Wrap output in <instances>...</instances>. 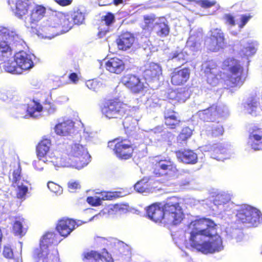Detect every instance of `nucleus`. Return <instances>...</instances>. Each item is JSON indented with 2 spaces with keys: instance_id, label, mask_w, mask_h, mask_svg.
Returning a JSON list of instances; mask_svg holds the SVG:
<instances>
[{
  "instance_id": "nucleus-1",
  "label": "nucleus",
  "mask_w": 262,
  "mask_h": 262,
  "mask_svg": "<svg viewBox=\"0 0 262 262\" xmlns=\"http://www.w3.org/2000/svg\"><path fill=\"white\" fill-rule=\"evenodd\" d=\"M185 245L204 254L219 252L223 250L222 239L217 233V225L209 219L191 221L185 232Z\"/></svg>"
},
{
  "instance_id": "nucleus-2",
  "label": "nucleus",
  "mask_w": 262,
  "mask_h": 262,
  "mask_svg": "<svg viewBox=\"0 0 262 262\" xmlns=\"http://www.w3.org/2000/svg\"><path fill=\"white\" fill-rule=\"evenodd\" d=\"M203 69L207 83L212 86L217 85L222 79L227 81L231 87H235L242 85L246 79L240 61L234 57H228L222 61V71L213 60L206 61Z\"/></svg>"
},
{
  "instance_id": "nucleus-3",
  "label": "nucleus",
  "mask_w": 262,
  "mask_h": 262,
  "mask_svg": "<svg viewBox=\"0 0 262 262\" xmlns=\"http://www.w3.org/2000/svg\"><path fill=\"white\" fill-rule=\"evenodd\" d=\"M128 106L118 98L105 99L100 106L103 115L109 119H122L127 114Z\"/></svg>"
},
{
  "instance_id": "nucleus-4",
  "label": "nucleus",
  "mask_w": 262,
  "mask_h": 262,
  "mask_svg": "<svg viewBox=\"0 0 262 262\" xmlns=\"http://www.w3.org/2000/svg\"><path fill=\"white\" fill-rule=\"evenodd\" d=\"M30 13L25 17L24 23L25 27L35 33L39 32V21L45 17L47 8L42 5L36 4L32 6Z\"/></svg>"
},
{
  "instance_id": "nucleus-5",
  "label": "nucleus",
  "mask_w": 262,
  "mask_h": 262,
  "mask_svg": "<svg viewBox=\"0 0 262 262\" xmlns=\"http://www.w3.org/2000/svg\"><path fill=\"white\" fill-rule=\"evenodd\" d=\"M108 147L113 149L119 159L125 160L132 158L135 148L128 139H115L108 142Z\"/></svg>"
},
{
  "instance_id": "nucleus-6",
  "label": "nucleus",
  "mask_w": 262,
  "mask_h": 262,
  "mask_svg": "<svg viewBox=\"0 0 262 262\" xmlns=\"http://www.w3.org/2000/svg\"><path fill=\"white\" fill-rule=\"evenodd\" d=\"M164 222L169 224L177 225L183 218L181 207L176 199L168 200L163 205Z\"/></svg>"
},
{
  "instance_id": "nucleus-7",
  "label": "nucleus",
  "mask_w": 262,
  "mask_h": 262,
  "mask_svg": "<svg viewBox=\"0 0 262 262\" xmlns=\"http://www.w3.org/2000/svg\"><path fill=\"white\" fill-rule=\"evenodd\" d=\"M237 220L249 226H257L262 222V214L259 210L247 205L241 206L236 214Z\"/></svg>"
},
{
  "instance_id": "nucleus-8",
  "label": "nucleus",
  "mask_w": 262,
  "mask_h": 262,
  "mask_svg": "<svg viewBox=\"0 0 262 262\" xmlns=\"http://www.w3.org/2000/svg\"><path fill=\"white\" fill-rule=\"evenodd\" d=\"M56 235L53 232H47L43 235L40 243V247L36 249L33 253V257L36 262L49 258L50 255H52L56 250L52 253L49 252V246L52 244H57L59 242L56 239Z\"/></svg>"
},
{
  "instance_id": "nucleus-9",
  "label": "nucleus",
  "mask_w": 262,
  "mask_h": 262,
  "mask_svg": "<svg viewBox=\"0 0 262 262\" xmlns=\"http://www.w3.org/2000/svg\"><path fill=\"white\" fill-rule=\"evenodd\" d=\"M140 167V170L143 174H149L150 170L153 169V173L157 176L164 174L167 175L169 177L177 176L178 170L175 165H143Z\"/></svg>"
},
{
  "instance_id": "nucleus-10",
  "label": "nucleus",
  "mask_w": 262,
  "mask_h": 262,
  "mask_svg": "<svg viewBox=\"0 0 262 262\" xmlns=\"http://www.w3.org/2000/svg\"><path fill=\"white\" fill-rule=\"evenodd\" d=\"M224 41V35L222 30L214 28L210 30L209 36L206 39L205 44L210 51L217 52L222 48Z\"/></svg>"
},
{
  "instance_id": "nucleus-11",
  "label": "nucleus",
  "mask_w": 262,
  "mask_h": 262,
  "mask_svg": "<svg viewBox=\"0 0 262 262\" xmlns=\"http://www.w3.org/2000/svg\"><path fill=\"white\" fill-rule=\"evenodd\" d=\"M120 82L134 94L141 93L145 88L144 83L141 81L140 77L133 74L123 75Z\"/></svg>"
},
{
  "instance_id": "nucleus-12",
  "label": "nucleus",
  "mask_w": 262,
  "mask_h": 262,
  "mask_svg": "<svg viewBox=\"0 0 262 262\" xmlns=\"http://www.w3.org/2000/svg\"><path fill=\"white\" fill-rule=\"evenodd\" d=\"M190 71L188 67L174 68L170 74V82L174 86L184 85L189 79Z\"/></svg>"
},
{
  "instance_id": "nucleus-13",
  "label": "nucleus",
  "mask_w": 262,
  "mask_h": 262,
  "mask_svg": "<svg viewBox=\"0 0 262 262\" xmlns=\"http://www.w3.org/2000/svg\"><path fill=\"white\" fill-rule=\"evenodd\" d=\"M164 124L169 129L174 130L180 127L182 121L178 116V113L174 108H166L163 113Z\"/></svg>"
},
{
  "instance_id": "nucleus-14",
  "label": "nucleus",
  "mask_w": 262,
  "mask_h": 262,
  "mask_svg": "<svg viewBox=\"0 0 262 262\" xmlns=\"http://www.w3.org/2000/svg\"><path fill=\"white\" fill-rule=\"evenodd\" d=\"M71 18V17L68 13L57 12L53 16V21L57 27L60 28L61 31L67 32L73 27Z\"/></svg>"
},
{
  "instance_id": "nucleus-15",
  "label": "nucleus",
  "mask_w": 262,
  "mask_h": 262,
  "mask_svg": "<svg viewBox=\"0 0 262 262\" xmlns=\"http://www.w3.org/2000/svg\"><path fill=\"white\" fill-rule=\"evenodd\" d=\"M96 194H100V196H89L87 198V202L92 206H99L101 204L102 200H112L122 196L120 191L109 192L102 191L96 192Z\"/></svg>"
},
{
  "instance_id": "nucleus-16",
  "label": "nucleus",
  "mask_w": 262,
  "mask_h": 262,
  "mask_svg": "<svg viewBox=\"0 0 262 262\" xmlns=\"http://www.w3.org/2000/svg\"><path fill=\"white\" fill-rule=\"evenodd\" d=\"M51 145V140L46 137H43L38 142L36 147V152L39 160L45 163L53 162L52 160H49L47 159V154L49 151Z\"/></svg>"
},
{
  "instance_id": "nucleus-17",
  "label": "nucleus",
  "mask_w": 262,
  "mask_h": 262,
  "mask_svg": "<svg viewBox=\"0 0 262 262\" xmlns=\"http://www.w3.org/2000/svg\"><path fill=\"white\" fill-rule=\"evenodd\" d=\"M33 4L31 0H16L12 11L18 18L24 19Z\"/></svg>"
},
{
  "instance_id": "nucleus-18",
  "label": "nucleus",
  "mask_w": 262,
  "mask_h": 262,
  "mask_svg": "<svg viewBox=\"0 0 262 262\" xmlns=\"http://www.w3.org/2000/svg\"><path fill=\"white\" fill-rule=\"evenodd\" d=\"M198 115L204 122H213L220 117L221 112L217 104H213L206 109L199 111Z\"/></svg>"
},
{
  "instance_id": "nucleus-19",
  "label": "nucleus",
  "mask_w": 262,
  "mask_h": 262,
  "mask_svg": "<svg viewBox=\"0 0 262 262\" xmlns=\"http://www.w3.org/2000/svg\"><path fill=\"white\" fill-rule=\"evenodd\" d=\"M135 41V37L133 34L129 32H122L116 39L118 48L122 51H126L130 49Z\"/></svg>"
},
{
  "instance_id": "nucleus-20",
  "label": "nucleus",
  "mask_w": 262,
  "mask_h": 262,
  "mask_svg": "<svg viewBox=\"0 0 262 262\" xmlns=\"http://www.w3.org/2000/svg\"><path fill=\"white\" fill-rule=\"evenodd\" d=\"M79 225L73 220L63 219L58 222L56 229L61 236L67 237Z\"/></svg>"
},
{
  "instance_id": "nucleus-21",
  "label": "nucleus",
  "mask_w": 262,
  "mask_h": 262,
  "mask_svg": "<svg viewBox=\"0 0 262 262\" xmlns=\"http://www.w3.org/2000/svg\"><path fill=\"white\" fill-rule=\"evenodd\" d=\"M105 68L110 73L120 74L124 70L125 66L122 59L114 57L108 59L105 62Z\"/></svg>"
},
{
  "instance_id": "nucleus-22",
  "label": "nucleus",
  "mask_w": 262,
  "mask_h": 262,
  "mask_svg": "<svg viewBox=\"0 0 262 262\" xmlns=\"http://www.w3.org/2000/svg\"><path fill=\"white\" fill-rule=\"evenodd\" d=\"M146 213L149 219L155 222L164 221L163 205L155 203L149 206L146 209Z\"/></svg>"
},
{
  "instance_id": "nucleus-23",
  "label": "nucleus",
  "mask_w": 262,
  "mask_h": 262,
  "mask_svg": "<svg viewBox=\"0 0 262 262\" xmlns=\"http://www.w3.org/2000/svg\"><path fill=\"white\" fill-rule=\"evenodd\" d=\"M162 70L161 66L155 62H150L145 66L143 71V76L147 80H153L158 79L162 75Z\"/></svg>"
},
{
  "instance_id": "nucleus-24",
  "label": "nucleus",
  "mask_w": 262,
  "mask_h": 262,
  "mask_svg": "<svg viewBox=\"0 0 262 262\" xmlns=\"http://www.w3.org/2000/svg\"><path fill=\"white\" fill-rule=\"evenodd\" d=\"M179 161L185 164H195L198 162L196 153L190 149L178 150L174 151Z\"/></svg>"
},
{
  "instance_id": "nucleus-25",
  "label": "nucleus",
  "mask_w": 262,
  "mask_h": 262,
  "mask_svg": "<svg viewBox=\"0 0 262 262\" xmlns=\"http://www.w3.org/2000/svg\"><path fill=\"white\" fill-rule=\"evenodd\" d=\"M15 60L20 70L26 71L34 66L33 62L30 56L26 52L21 51L15 55Z\"/></svg>"
},
{
  "instance_id": "nucleus-26",
  "label": "nucleus",
  "mask_w": 262,
  "mask_h": 262,
  "mask_svg": "<svg viewBox=\"0 0 262 262\" xmlns=\"http://www.w3.org/2000/svg\"><path fill=\"white\" fill-rule=\"evenodd\" d=\"M74 126V123L72 120L70 119L64 120L60 122H58L55 126V132L58 135L68 136L73 129Z\"/></svg>"
},
{
  "instance_id": "nucleus-27",
  "label": "nucleus",
  "mask_w": 262,
  "mask_h": 262,
  "mask_svg": "<svg viewBox=\"0 0 262 262\" xmlns=\"http://www.w3.org/2000/svg\"><path fill=\"white\" fill-rule=\"evenodd\" d=\"M0 39H6L9 44H17L22 41L18 34L6 29L0 30Z\"/></svg>"
},
{
  "instance_id": "nucleus-28",
  "label": "nucleus",
  "mask_w": 262,
  "mask_h": 262,
  "mask_svg": "<svg viewBox=\"0 0 262 262\" xmlns=\"http://www.w3.org/2000/svg\"><path fill=\"white\" fill-rule=\"evenodd\" d=\"M42 111V105L39 102L33 100L27 104L26 108L27 114L25 116L21 117L22 118L28 117L35 118L37 117L38 114L40 113Z\"/></svg>"
},
{
  "instance_id": "nucleus-29",
  "label": "nucleus",
  "mask_w": 262,
  "mask_h": 262,
  "mask_svg": "<svg viewBox=\"0 0 262 262\" xmlns=\"http://www.w3.org/2000/svg\"><path fill=\"white\" fill-rule=\"evenodd\" d=\"M28 183V181L24 180L12 184L14 187L16 188V195L18 199L23 200L26 199V195L28 191V187L27 185Z\"/></svg>"
},
{
  "instance_id": "nucleus-30",
  "label": "nucleus",
  "mask_w": 262,
  "mask_h": 262,
  "mask_svg": "<svg viewBox=\"0 0 262 262\" xmlns=\"http://www.w3.org/2000/svg\"><path fill=\"white\" fill-rule=\"evenodd\" d=\"M4 68L6 71L12 74H20L22 73V70H20L15 57L14 60H8L5 62Z\"/></svg>"
},
{
  "instance_id": "nucleus-31",
  "label": "nucleus",
  "mask_w": 262,
  "mask_h": 262,
  "mask_svg": "<svg viewBox=\"0 0 262 262\" xmlns=\"http://www.w3.org/2000/svg\"><path fill=\"white\" fill-rule=\"evenodd\" d=\"M192 135V131L189 127H183L177 137V143L186 144L188 139L191 137Z\"/></svg>"
},
{
  "instance_id": "nucleus-32",
  "label": "nucleus",
  "mask_w": 262,
  "mask_h": 262,
  "mask_svg": "<svg viewBox=\"0 0 262 262\" xmlns=\"http://www.w3.org/2000/svg\"><path fill=\"white\" fill-rule=\"evenodd\" d=\"M88 262H113V259L107 252H103L102 255L96 252L95 256Z\"/></svg>"
},
{
  "instance_id": "nucleus-33",
  "label": "nucleus",
  "mask_w": 262,
  "mask_h": 262,
  "mask_svg": "<svg viewBox=\"0 0 262 262\" xmlns=\"http://www.w3.org/2000/svg\"><path fill=\"white\" fill-rule=\"evenodd\" d=\"M155 25L158 27V30L157 31V34L161 37L167 36L170 32V28L165 22L156 23Z\"/></svg>"
},
{
  "instance_id": "nucleus-34",
  "label": "nucleus",
  "mask_w": 262,
  "mask_h": 262,
  "mask_svg": "<svg viewBox=\"0 0 262 262\" xmlns=\"http://www.w3.org/2000/svg\"><path fill=\"white\" fill-rule=\"evenodd\" d=\"M231 200V195L229 193L225 192L218 194L215 198L213 202L214 205L219 207L223 204H225L226 202Z\"/></svg>"
},
{
  "instance_id": "nucleus-35",
  "label": "nucleus",
  "mask_w": 262,
  "mask_h": 262,
  "mask_svg": "<svg viewBox=\"0 0 262 262\" xmlns=\"http://www.w3.org/2000/svg\"><path fill=\"white\" fill-rule=\"evenodd\" d=\"M7 41H0V54L3 57H9L12 54V50Z\"/></svg>"
},
{
  "instance_id": "nucleus-36",
  "label": "nucleus",
  "mask_w": 262,
  "mask_h": 262,
  "mask_svg": "<svg viewBox=\"0 0 262 262\" xmlns=\"http://www.w3.org/2000/svg\"><path fill=\"white\" fill-rule=\"evenodd\" d=\"M156 16L154 14L146 15L143 16L144 26L143 29L149 32H151L154 30V22L156 20Z\"/></svg>"
},
{
  "instance_id": "nucleus-37",
  "label": "nucleus",
  "mask_w": 262,
  "mask_h": 262,
  "mask_svg": "<svg viewBox=\"0 0 262 262\" xmlns=\"http://www.w3.org/2000/svg\"><path fill=\"white\" fill-rule=\"evenodd\" d=\"M85 85L91 90L98 92L102 87V82L97 79L88 80L85 82Z\"/></svg>"
},
{
  "instance_id": "nucleus-38",
  "label": "nucleus",
  "mask_w": 262,
  "mask_h": 262,
  "mask_svg": "<svg viewBox=\"0 0 262 262\" xmlns=\"http://www.w3.org/2000/svg\"><path fill=\"white\" fill-rule=\"evenodd\" d=\"M173 94L174 96L173 97H170V98L178 102H185L189 97V94L187 91H174L171 92L170 94Z\"/></svg>"
},
{
  "instance_id": "nucleus-39",
  "label": "nucleus",
  "mask_w": 262,
  "mask_h": 262,
  "mask_svg": "<svg viewBox=\"0 0 262 262\" xmlns=\"http://www.w3.org/2000/svg\"><path fill=\"white\" fill-rule=\"evenodd\" d=\"M75 156L78 158V162L81 164H89L91 161V156L84 150L79 151Z\"/></svg>"
},
{
  "instance_id": "nucleus-40",
  "label": "nucleus",
  "mask_w": 262,
  "mask_h": 262,
  "mask_svg": "<svg viewBox=\"0 0 262 262\" xmlns=\"http://www.w3.org/2000/svg\"><path fill=\"white\" fill-rule=\"evenodd\" d=\"M148 180L147 178H144L141 180L137 182L134 185L135 190L139 193L146 192L148 186L147 183Z\"/></svg>"
},
{
  "instance_id": "nucleus-41",
  "label": "nucleus",
  "mask_w": 262,
  "mask_h": 262,
  "mask_svg": "<svg viewBox=\"0 0 262 262\" xmlns=\"http://www.w3.org/2000/svg\"><path fill=\"white\" fill-rule=\"evenodd\" d=\"M71 17V18H72L74 23L78 25L82 24L84 22L85 19L84 14L79 10L74 11Z\"/></svg>"
},
{
  "instance_id": "nucleus-42",
  "label": "nucleus",
  "mask_w": 262,
  "mask_h": 262,
  "mask_svg": "<svg viewBox=\"0 0 262 262\" xmlns=\"http://www.w3.org/2000/svg\"><path fill=\"white\" fill-rule=\"evenodd\" d=\"M21 169L20 165H14L12 172L13 183H16L17 182L24 180L21 176Z\"/></svg>"
},
{
  "instance_id": "nucleus-43",
  "label": "nucleus",
  "mask_w": 262,
  "mask_h": 262,
  "mask_svg": "<svg viewBox=\"0 0 262 262\" xmlns=\"http://www.w3.org/2000/svg\"><path fill=\"white\" fill-rule=\"evenodd\" d=\"M127 211L126 206L123 204H116L110 207L108 212L111 214H122Z\"/></svg>"
},
{
  "instance_id": "nucleus-44",
  "label": "nucleus",
  "mask_w": 262,
  "mask_h": 262,
  "mask_svg": "<svg viewBox=\"0 0 262 262\" xmlns=\"http://www.w3.org/2000/svg\"><path fill=\"white\" fill-rule=\"evenodd\" d=\"M241 52L244 56L248 57L253 55L256 52V49L253 43H249L246 46L243 47Z\"/></svg>"
},
{
  "instance_id": "nucleus-45",
  "label": "nucleus",
  "mask_w": 262,
  "mask_h": 262,
  "mask_svg": "<svg viewBox=\"0 0 262 262\" xmlns=\"http://www.w3.org/2000/svg\"><path fill=\"white\" fill-rule=\"evenodd\" d=\"M224 132V130L223 126L220 124L212 125L210 130L211 135L213 137L222 136Z\"/></svg>"
},
{
  "instance_id": "nucleus-46",
  "label": "nucleus",
  "mask_w": 262,
  "mask_h": 262,
  "mask_svg": "<svg viewBox=\"0 0 262 262\" xmlns=\"http://www.w3.org/2000/svg\"><path fill=\"white\" fill-rule=\"evenodd\" d=\"M250 140H261L262 141V129L260 128L255 127L249 135Z\"/></svg>"
},
{
  "instance_id": "nucleus-47",
  "label": "nucleus",
  "mask_w": 262,
  "mask_h": 262,
  "mask_svg": "<svg viewBox=\"0 0 262 262\" xmlns=\"http://www.w3.org/2000/svg\"><path fill=\"white\" fill-rule=\"evenodd\" d=\"M23 220L16 221L13 224V232L16 235H22L24 232V229L23 228Z\"/></svg>"
},
{
  "instance_id": "nucleus-48",
  "label": "nucleus",
  "mask_w": 262,
  "mask_h": 262,
  "mask_svg": "<svg viewBox=\"0 0 262 262\" xmlns=\"http://www.w3.org/2000/svg\"><path fill=\"white\" fill-rule=\"evenodd\" d=\"M172 59H176L177 61H181V65L183 66L187 62L186 58L184 53L182 51H175L171 55Z\"/></svg>"
},
{
  "instance_id": "nucleus-49",
  "label": "nucleus",
  "mask_w": 262,
  "mask_h": 262,
  "mask_svg": "<svg viewBox=\"0 0 262 262\" xmlns=\"http://www.w3.org/2000/svg\"><path fill=\"white\" fill-rule=\"evenodd\" d=\"M101 20L104 21L107 26H110L115 21L114 14L111 12H107L101 18Z\"/></svg>"
},
{
  "instance_id": "nucleus-50",
  "label": "nucleus",
  "mask_w": 262,
  "mask_h": 262,
  "mask_svg": "<svg viewBox=\"0 0 262 262\" xmlns=\"http://www.w3.org/2000/svg\"><path fill=\"white\" fill-rule=\"evenodd\" d=\"M234 205L232 202L230 201H228V202H226L225 204H223L221 206H219V207L217 208L218 211L220 213H225L231 210L233 207Z\"/></svg>"
},
{
  "instance_id": "nucleus-51",
  "label": "nucleus",
  "mask_w": 262,
  "mask_h": 262,
  "mask_svg": "<svg viewBox=\"0 0 262 262\" xmlns=\"http://www.w3.org/2000/svg\"><path fill=\"white\" fill-rule=\"evenodd\" d=\"M80 74L81 73L79 69H76L75 72H72L70 73L68 76V79L72 83L76 84L79 81Z\"/></svg>"
},
{
  "instance_id": "nucleus-52",
  "label": "nucleus",
  "mask_w": 262,
  "mask_h": 262,
  "mask_svg": "<svg viewBox=\"0 0 262 262\" xmlns=\"http://www.w3.org/2000/svg\"><path fill=\"white\" fill-rule=\"evenodd\" d=\"M47 186L51 191L57 194H60L62 192L61 187L53 182H49L48 183Z\"/></svg>"
},
{
  "instance_id": "nucleus-53",
  "label": "nucleus",
  "mask_w": 262,
  "mask_h": 262,
  "mask_svg": "<svg viewBox=\"0 0 262 262\" xmlns=\"http://www.w3.org/2000/svg\"><path fill=\"white\" fill-rule=\"evenodd\" d=\"M187 46L189 48L193 51H196L199 47L200 43L195 39L191 38H189L187 41Z\"/></svg>"
},
{
  "instance_id": "nucleus-54",
  "label": "nucleus",
  "mask_w": 262,
  "mask_h": 262,
  "mask_svg": "<svg viewBox=\"0 0 262 262\" xmlns=\"http://www.w3.org/2000/svg\"><path fill=\"white\" fill-rule=\"evenodd\" d=\"M115 246L118 249L119 252L122 253L126 252L125 255L129 254V247L122 242H118Z\"/></svg>"
},
{
  "instance_id": "nucleus-55",
  "label": "nucleus",
  "mask_w": 262,
  "mask_h": 262,
  "mask_svg": "<svg viewBox=\"0 0 262 262\" xmlns=\"http://www.w3.org/2000/svg\"><path fill=\"white\" fill-rule=\"evenodd\" d=\"M197 3L203 8H209L215 5V1H210L209 0H201L197 2Z\"/></svg>"
},
{
  "instance_id": "nucleus-56",
  "label": "nucleus",
  "mask_w": 262,
  "mask_h": 262,
  "mask_svg": "<svg viewBox=\"0 0 262 262\" xmlns=\"http://www.w3.org/2000/svg\"><path fill=\"white\" fill-rule=\"evenodd\" d=\"M68 188L71 192H74L76 190L80 188V184L77 181L71 180L68 183Z\"/></svg>"
},
{
  "instance_id": "nucleus-57",
  "label": "nucleus",
  "mask_w": 262,
  "mask_h": 262,
  "mask_svg": "<svg viewBox=\"0 0 262 262\" xmlns=\"http://www.w3.org/2000/svg\"><path fill=\"white\" fill-rule=\"evenodd\" d=\"M54 167L55 170H58L59 168L69 167L71 168H75L78 170H80L83 168V165H54Z\"/></svg>"
},
{
  "instance_id": "nucleus-58",
  "label": "nucleus",
  "mask_w": 262,
  "mask_h": 262,
  "mask_svg": "<svg viewBox=\"0 0 262 262\" xmlns=\"http://www.w3.org/2000/svg\"><path fill=\"white\" fill-rule=\"evenodd\" d=\"M96 251H91L84 252L82 254V259L83 262H88L92 256H95Z\"/></svg>"
},
{
  "instance_id": "nucleus-59",
  "label": "nucleus",
  "mask_w": 262,
  "mask_h": 262,
  "mask_svg": "<svg viewBox=\"0 0 262 262\" xmlns=\"http://www.w3.org/2000/svg\"><path fill=\"white\" fill-rule=\"evenodd\" d=\"M250 145L254 150H262V141L261 140H250Z\"/></svg>"
},
{
  "instance_id": "nucleus-60",
  "label": "nucleus",
  "mask_w": 262,
  "mask_h": 262,
  "mask_svg": "<svg viewBox=\"0 0 262 262\" xmlns=\"http://www.w3.org/2000/svg\"><path fill=\"white\" fill-rule=\"evenodd\" d=\"M40 262H59L57 251H55L52 255H50L49 258L40 260Z\"/></svg>"
},
{
  "instance_id": "nucleus-61",
  "label": "nucleus",
  "mask_w": 262,
  "mask_h": 262,
  "mask_svg": "<svg viewBox=\"0 0 262 262\" xmlns=\"http://www.w3.org/2000/svg\"><path fill=\"white\" fill-rule=\"evenodd\" d=\"M252 17V15L250 14L242 15L241 16V24L239 25V27L243 28Z\"/></svg>"
},
{
  "instance_id": "nucleus-62",
  "label": "nucleus",
  "mask_w": 262,
  "mask_h": 262,
  "mask_svg": "<svg viewBox=\"0 0 262 262\" xmlns=\"http://www.w3.org/2000/svg\"><path fill=\"white\" fill-rule=\"evenodd\" d=\"M3 255L6 258H12L13 256L12 249L9 246H5L3 250Z\"/></svg>"
},
{
  "instance_id": "nucleus-63",
  "label": "nucleus",
  "mask_w": 262,
  "mask_h": 262,
  "mask_svg": "<svg viewBox=\"0 0 262 262\" xmlns=\"http://www.w3.org/2000/svg\"><path fill=\"white\" fill-rule=\"evenodd\" d=\"M224 18L225 20V23L227 24H229L231 26H234L235 25V22L234 20V18L233 16H232L230 14H226L224 15Z\"/></svg>"
},
{
  "instance_id": "nucleus-64",
  "label": "nucleus",
  "mask_w": 262,
  "mask_h": 262,
  "mask_svg": "<svg viewBox=\"0 0 262 262\" xmlns=\"http://www.w3.org/2000/svg\"><path fill=\"white\" fill-rule=\"evenodd\" d=\"M59 5L64 7L70 5L72 3V0H55Z\"/></svg>"
}]
</instances>
